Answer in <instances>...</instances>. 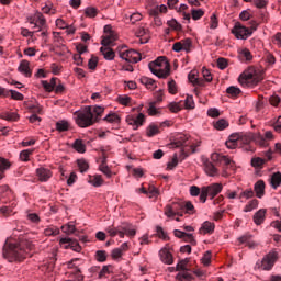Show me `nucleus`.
I'll return each mask as SVG.
<instances>
[{"label": "nucleus", "instance_id": "nucleus-1", "mask_svg": "<svg viewBox=\"0 0 281 281\" xmlns=\"http://www.w3.org/2000/svg\"><path fill=\"white\" fill-rule=\"evenodd\" d=\"M34 246L32 244H26V248L23 244H16L12 239H7L3 248L2 256L8 262H22L27 256Z\"/></svg>", "mask_w": 281, "mask_h": 281}, {"label": "nucleus", "instance_id": "nucleus-2", "mask_svg": "<svg viewBox=\"0 0 281 281\" xmlns=\"http://www.w3.org/2000/svg\"><path fill=\"white\" fill-rule=\"evenodd\" d=\"M95 113L97 117L93 115ZM104 113V108L100 105H95L92 110L91 105L86 106L80 112H75L76 124L80 126V128H89V126H93L98 117H102Z\"/></svg>", "mask_w": 281, "mask_h": 281}, {"label": "nucleus", "instance_id": "nucleus-3", "mask_svg": "<svg viewBox=\"0 0 281 281\" xmlns=\"http://www.w3.org/2000/svg\"><path fill=\"white\" fill-rule=\"evenodd\" d=\"M149 70L158 78H168L170 76V64L165 57H158L155 61L148 64Z\"/></svg>", "mask_w": 281, "mask_h": 281}, {"label": "nucleus", "instance_id": "nucleus-4", "mask_svg": "<svg viewBox=\"0 0 281 281\" xmlns=\"http://www.w3.org/2000/svg\"><path fill=\"white\" fill-rule=\"evenodd\" d=\"M172 144L176 148H181V146H183L179 157L180 161H183V159L189 157L190 154L196 153V147H194V145H190L188 135L186 134L179 135Z\"/></svg>", "mask_w": 281, "mask_h": 281}, {"label": "nucleus", "instance_id": "nucleus-5", "mask_svg": "<svg viewBox=\"0 0 281 281\" xmlns=\"http://www.w3.org/2000/svg\"><path fill=\"white\" fill-rule=\"evenodd\" d=\"M258 30V23L255 21L251 22V27L240 24V22H236L235 26L232 29V34L236 36V38H241L243 41L249 38Z\"/></svg>", "mask_w": 281, "mask_h": 281}, {"label": "nucleus", "instance_id": "nucleus-6", "mask_svg": "<svg viewBox=\"0 0 281 281\" xmlns=\"http://www.w3.org/2000/svg\"><path fill=\"white\" fill-rule=\"evenodd\" d=\"M221 192H223V184L221 183H212L207 187H202L200 201H202V203H205V201H207V196L214 199V196L221 194Z\"/></svg>", "mask_w": 281, "mask_h": 281}, {"label": "nucleus", "instance_id": "nucleus-7", "mask_svg": "<svg viewBox=\"0 0 281 281\" xmlns=\"http://www.w3.org/2000/svg\"><path fill=\"white\" fill-rule=\"evenodd\" d=\"M183 212H186V202H172L165 207V214L168 218L183 216Z\"/></svg>", "mask_w": 281, "mask_h": 281}, {"label": "nucleus", "instance_id": "nucleus-8", "mask_svg": "<svg viewBox=\"0 0 281 281\" xmlns=\"http://www.w3.org/2000/svg\"><path fill=\"white\" fill-rule=\"evenodd\" d=\"M176 271H180L176 278L179 281H192V273L188 270V259L180 260L176 267Z\"/></svg>", "mask_w": 281, "mask_h": 281}, {"label": "nucleus", "instance_id": "nucleus-9", "mask_svg": "<svg viewBox=\"0 0 281 281\" xmlns=\"http://www.w3.org/2000/svg\"><path fill=\"white\" fill-rule=\"evenodd\" d=\"M125 46L119 48V56L126 63H139L142 60V54L135 49L123 50Z\"/></svg>", "mask_w": 281, "mask_h": 281}, {"label": "nucleus", "instance_id": "nucleus-10", "mask_svg": "<svg viewBox=\"0 0 281 281\" xmlns=\"http://www.w3.org/2000/svg\"><path fill=\"white\" fill-rule=\"evenodd\" d=\"M144 122H146V115L144 113L130 114L126 116V123L130 124V126H133L134 131H137L139 126H144Z\"/></svg>", "mask_w": 281, "mask_h": 281}, {"label": "nucleus", "instance_id": "nucleus-11", "mask_svg": "<svg viewBox=\"0 0 281 281\" xmlns=\"http://www.w3.org/2000/svg\"><path fill=\"white\" fill-rule=\"evenodd\" d=\"M278 261V252L271 251L266 255L261 261V268L263 271H271L273 269V265Z\"/></svg>", "mask_w": 281, "mask_h": 281}, {"label": "nucleus", "instance_id": "nucleus-12", "mask_svg": "<svg viewBox=\"0 0 281 281\" xmlns=\"http://www.w3.org/2000/svg\"><path fill=\"white\" fill-rule=\"evenodd\" d=\"M60 245H66L65 249H72V251H77V254H80L82 251V247L78 243V240L65 237L59 240Z\"/></svg>", "mask_w": 281, "mask_h": 281}, {"label": "nucleus", "instance_id": "nucleus-13", "mask_svg": "<svg viewBox=\"0 0 281 281\" xmlns=\"http://www.w3.org/2000/svg\"><path fill=\"white\" fill-rule=\"evenodd\" d=\"M256 74V69L248 68L245 70L238 78L241 85H249V82H254V76Z\"/></svg>", "mask_w": 281, "mask_h": 281}, {"label": "nucleus", "instance_id": "nucleus-14", "mask_svg": "<svg viewBox=\"0 0 281 281\" xmlns=\"http://www.w3.org/2000/svg\"><path fill=\"white\" fill-rule=\"evenodd\" d=\"M36 176L38 178V181H49V179H52V170L44 167H40L36 169Z\"/></svg>", "mask_w": 281, "mask_h": 281}, {"label": "nucleus", "instance_id": "nucleus-15", "mask_svg": "<svg viewBox=\"0 0 281 281\" xmlns=\"http://www.w3.org/2000/svg\"><path fill=\"white\" fill-rule=\"evenodd\" d=\"M213 160L220 161L225 168H234V160L229 159L227 156H222L218 154H213L212 155Z\"/></svg>", "mask_w": 281, "mask_h": 281}, {"label": "nucleus", "instance_id": "nucleus-16", "mask_svg": "<svg viewBox=\"0 0 281 281\" xmlns=\"http://www.w3.org/2000/svg\"><path fill=\"white\" fill-rule=\"evenodd\" d=\"M115 41H117V33H108L103 36L101 45H103V47H109V45H115Z\"/></svg>", "mask_w": 281, "mask_h": 281}, {"label": "nucleus", "instance_id": "nucleus-17", "mask_svg": "<svg viewBox=\"0 0 281 281\" xmlns=\"http://www.w3.org/2000/svg\"><path fill=\"white\" fill-rule=\"evenodd\" d=\"M267 218V209H260L254 214L252 221L257 225H262Z\"/></svg>", "mask_w": 281, "mask_h": 281}, {"label": "nucleus", "instance_id": "nucleus-18", "mask_svg": "<svg viewBox=\"0 0 281 281\" xmlns=\"http://www.w3.org/2000/svg\"><path fill=\"white\" fill-rule=\"evenodd\" d=\"M204 172L209 177H216V175H218V169H216V166H214L210 160H206L204 162Z\"/></svg>", "mask_w": 281, "mask_h": 281}, {"label": "nucleus", "instance_id": "nucleus-19", "mask_svg": "<svg viewBox=\"0 0 281 281\" xmlns=\"http://www.w3.org/2000/svg\"><path fill=\"white\" fill-rule=\"evenodd\" d=\"M57 82H58V78L53 77L50 79V82H48L47 80H42V87L45 89V91H47L48 93H52V91L56 89Z\"/></svg>", "mask_w": 281, "mask_h": 281}, {"label": "nucleus", "instance_id": "nucleus-20", "mask_svg": "<svg viewBox=\"0 0 281 281\" xmlns=\"http://www.w3.org/2000/svg\"><path fill=\"white\" fill-rule=\"evenodd\" d=\"M18 71H20V74H23L26 78H30L32 76V70L30 69V61L22 60L20 63Z\"/></svg>", "mask_w": 281, "mask_h": 281}, {"label": "nucleus", "instance_id": "nucleus-21", "mask_svg": "<svg viewBox=\"0 0 281 281\" xmlns=\"http://www.w3.org/2000/svg\"><path fill=\"white\" fill-rule=\"evenodd\" d=\"M159 256H160L161 262H164L165 265H172L173 262L172 254H170L168 249H161L159 251Z\"/></svg>", "mask_w": 281, "mask_h": 281}, {"label": "nucleus", "instance_id": "nucleus-22", "mask_svg": "<svg viewBox=\"0 0 281 281\" xmlns=\"http://www.w3.org/2000/svg\"><path fill=\"white\" fill-rule=\"evenodd\" d=\"M238 58L241 63H249V60H252L254 56L248 48H244L238 52Z\"/></svg>", "mask_w": 281, "mask_h": 281}, {"label": "nucleus", "instance_id": "nucleus-23", "mask_svg": "<svg viewBox=\"0 0 281 281\" xmlns=\"http://www.w3.org/2000/svg\"><path fill=\"white\" fill-rule=\"evenodd\" d=\"M254 190L256 192L257 199H262L265 196V181L259 180L255 183Z\"/></svg>", "mask_w": 281, "mask_h": 281}, {"label": "nucleus", "instance_id": "nucleus-24", "mask_svg": "<svg viewBox=\"0 0 281 281\" xmlns=\"http://www.w3.org/2000/svg\"><path fill=\"white\" fill-rule=\"evenodd\" d=\"M36 22L34 27H40V30H47V20H45V16L43 13H37L35 15Z\"/></svg>", "mask_w": 281, "mask_h": 281}, {"label": "nucleus", "instance_id": "nucleus-25", "mask_svg": "<svg viewBox=\"0 0 281 281\" xmlns=\"http://www.w3.org/2000/svg\"><path fill=\"white\" fill-rule=\"evenodd\" d=\"M100 52L105 60H113L115 58V52L111 47L102 46Z\"/></svg>", "mask_w": 281, "mask_h": 281}, {"label": "nucleus", "instance_id": "nucleus-26", "mask_svg": "<svg viewBox=\"0 0 281 281\" xmlns=\"http://www.w3.org/2000/svg\"><path fill=\"white\" fill-rule=\"evenodd\" d=\"M238 243L239 245H247V247H249V249H254V247H256V243L251 241V235L246 234L241 237L238 238Z\"/></svg>", "mask_w": 281, "mask_h": 281}, {"label": "nucleus", "instance_id": "nucleus-27", "mask_svg": "<svg viewBox=\"0 0 281 281\" xmlns=\"http://www.w3.org/2000/svg\"><path fill=\"white\" fill-rule=\"evenodd\" d=\"M270 186L273 188V190H278L281 186V173L280 171L273 173L270 179Z\"/></svg>", "mask_w": 281, "mask_h": 281}, {"label": "nucleus", "instance_id": "nucleus-28", "mask_svg": "<svg viewBox=\"0 0 281 281\" xmlns=\"http://www.w3.org/2000/svg\"><path fill=\"white\" fill-rule=\"evenodd\" d=\"M214 223L212 222H204L200 228V234H213L214 233Z\"/></svg>", "mask_w": 281, "mask_h": 281}, {"label": "nucleus", "instance_id": "nucleus-29", "mask_svg": "<svg viewBox=\"0 0 281 281\" xmlns=\"http://www.w3.org/2000/svg\"><path fill=\"white\" fill-rule=\"evenodd\" d=\"M10 166V161H8V159L0 157V181L5 177L4 172L5 170H9Z\"/></svg>", "mask_w": 281, "mask_h": 281}, {"label": "nucleus", "instance_id": "nucleus-30", "mask_svg": "<svg viewBox=\"0 0 281 281\" xmlns=\"http://www.w3.org/2000/svg\"><path fill=\"white\" fill-rule=\"evenodd\" d=\"M72 148H75L77 153H87V146L82 139H76L72 144Z\"/></svg>", "mask_w": 281, "mask_h": 281}, {"label": "nucleus", "instance_id": "nucleus-31", "mask_svg": "<svg viewBox=\"0 0 281 281\" xmlns=\"http://www.w3.org/2000/svg\"><path fill=\"white\" fill-rule=\"evenodd\" d=\"M99 170L103 172V175H105L108 179H111V177H113V172L111 171L109 166H106V160L101 161V165L99 166Z\"/></svg>", "mask_w": 281, "mask_h": 281}, {"label": "nucleus", "instance_id": "nucleus-32", "mask_svg": "<svg viewBox=\"0 0 281 281\" xmlns=\"http://www.w3.org/2000/svg\"><path fill=\"white\" fill-rule=\"evenodd\" d=\"M226 93H227L228 98H238V95H240L241 91H240V88L231 86L226 89Z\"/></svg>", "mask_w": 281, "mask_h": 281}, {"label": "nucleus", "instance_id": "nucleus-33", "mask_svg": "<svg viewBox=\"0 0 281 281\" xmlns=\"http://www.w3.org/2000/svg\"><path fill=\"white\" fill-rule=\"evenodd\" d=\"M139 82L142 85H144V87H146V89H155V80H153L151 78H148V77H142L139 79Z\"/></svg>", "mask_w": 281, "mask_h": 281}, {"label": "nucleus", "instance_id": "nucleus-34", "mask_svg": "<svg viewBox=\"0 0 281 281\" xmlns=\"http://www.w3.org/2000/svg\"><path fill=\"white\" fill-rule=\"evenodd\" d=\"M147 137H155V135H159L160 131H159V126L155 125L154 123H151L148 127H147Z\"/></svg>", "mask_w": 281, "mask_h": 281}, {"label": "nucleus", "instance_id": "nucleus-35", "mask_svg": "<svg viewBox=\"0 0 281 281\" xmlns=\"http://www.w3.org/2000/svg\"><path fill=\"white\" fill-rule=\"evenodd\" d=\"M2 120H7V122H18L19 114L15 112H7L1 115Z\"/></svg>", "mask_w": 281, "mask_h": 281}, {"label": "nucleus", "instance_id": "nucleus-36", "mask_svg": "<svg viewBox=\"0 0 281 281\" xmlns=\"http://www.w3.org/2000/svg\"><path fill=\"white\" fill-rule=\"evenodd\" d=\"M182 45V50L187 52V54H190L192 52V40L191 38H184L180 41Z\"/></svg>", "mask_w": 281, "mask_h": 281}, {"label": "nucleus", "instance_id": "nucleus-37", "mask_svg": "<svg viewBox=\"0 0 281 281\" xmlns=\"http://www.w3.org/2000/svg\"><path fill=\"white\" fill-rule=\"evenodd\" d=\"M105 122H109L110 124H120V115L115 113L108 114L104 119Z\"/></svg>", "mask_w": 281, "mask_h": 281}, {"label": "nucleus", "instance_id": "nucleus-38", "mask_svg": "<svg viewBox=\"0 0 281 281\" xmlns=\"http://www.w3.org/2000/svg\"><path fill=\"white\" fill-rule=\"evenodd\" d=\"M106 232L112 237L117 236V234H119L120 238H124V231H122V227L121 228H113V227L109 226Z\"/></svg>", "mask_w": 281, "mask_h": 281}, {"label": "nucleus", "instance_id": "nucleus-39", "mask_svg": "<svg viewBox=\"0 0 281 281\" xmlns=\"http://www.w3.org/2000/svg\"><path fill=\"white\" fill-rule=\"evenodd\" d=\"M258 200L254 199L249 201L244 207V212H254V210L258 209Z\"/></svg>", "mask_w": 281, "mask_h": 281}, {"label": "nucleus", "instance_id": "nucleus-40", "mask_svg": "<svg viewBox=\"0 0 281 281\" xmlns=\"http://www.w3.org/2000/svg\"><path fill=\"white\" fill-rule=\"evenodd\" d=\"M34 155V149H24L20 153L21 161H30V156Z\"/></svg>", "mask_w": 281, "mask_h": 281}, {"label": "nucleus", "instance_id": "nucleus-41", "mask_svg": "<svg viewBox=\"0 0 281 281\" xmlns=\"http://www.w3.org/2000/svg\"><path fill=\"white\" fill-rule=\"evenodd\" d=\"M214 126L217 131H225V128L229 126V123L225 119H221L217 122H215Z\"/></svg>", "mask_w": 281, "mask_h": 281}, {"label": "nucleus", "instance_id": "nucleus-42", "mask_svg": "<svg viewBox=\"0 0 281 281\" xmlns=\"http://www.w3.org/2000/svg\"><path fill=\"white\" fill-rule=\"evenodd\" d=\"M56 128L59 131V133H65V131H69V122L59 121L56 123Z\"/></svg>", "mask_w": 281, "mask_h": 281}, {"label": "nucleus", "instance_id": "nucleus-43", "mask_svg": "<svg viewBox=\"0 0 281 281\" xmlns=\"http://www.w3.org/2000/svg\"><path fill=\"white\" fill-rule=\"evenodd\" d=\"M266 160L260 158V157H256L251 159V167L252 168H262V166H265Z\"/></svg>", "mask_w": 281, "mask_h": 281}, {"label": "nucleus", "instance_id": "nucleus-44", "mask_svg": "<svg viewBox=\"0 0 281 281\" xmlns=\"http://www.w3.org/2000/svg\"><path fill=\"white\" fill-rule=\"evenodd\" d=\"M89 183L94 186V188H100V186H102L103 183L102 177L101 176L91 177L89 180Z\"/></svg>", "mask_w": 281, "mask_h": 281}, {"label": "nucleus", "instance_id": "nucleus-45", "mask_svg": "<svg viewBox=\"0 0 281 281\" xmlns=\"http://www.w3.org/2000/svg\"><path fill=\"white\" fill-rule=\"evenodd\" d=\"M86 16H89V19H95L98 16V10L93 7H88L85 10Z\"/></svg>", "mask_w": 281, "mask_h": 281}, {"label": "nucleus", "instance_id": "nucleus-46", "mask_svg": "<svg viewBox=\"0 0 281 281\" xmlns=\"http://www.w3.org/2000/svg\"><path fill=\"white\" fill-rule=\"evenodd\" d=\"M94 258L98 260V262H106V251L98 250L94 255Z\"/></svg>", "mask_w": 281, "mask_h": 281}, {"label": "nucleus", "instance_id": "nucleus-47", "mask_svg": "<svg viewBox=\"0 0 281 281\" xmlns=\"http://www.w3.org/2000/svg\"><path fill=\"white\" fill-rule=\"evenodd\" d=\"M45 236H58L60 229L56 227H49L44 231Z\"/></svg>", "mask_w": 281, "mask_h": 281}, {"label": "nucleus", "instance_id": "nucleus-48", "mask_svg": "<svg viewBox=\"0 0 281 281\" xmlns=\"http://www.w3.org/2000/svg\"><path fill=\"white\" fill-rule=\"evenodd\" d=\"M111 274V266H103V268L99 272V279L106 278V276Z\"/></svg>", "mask_w": 281, "mask_h": 281}, {"label": "nucleus", "instance_id": "nucleus-49", "mask_svg": "<svg viewBox=\"0 0 281 281\" xmlns=\"http://www.w3.org/2000/svg\"><path fill=\"white\" fill-rule=\"evenodd\" d=\"M102 160L109 159V153H111V146L100 147Z\"/></svg>", "mask_w": 281, "mask_h": 281}, {"label": "nucleus", "instance_id": "nucleus-50", "mask_svg": "<svg viewBox=\"0 0 281 281\" xmlns=\"http://www.w3.org/2000/svg\"><path fill=\"white\" fill-rule=\"evenodd\" d=\"M191 14H192L193 21H199V19H201L203 14H205V12L202 9H199V10L193 9L191 11Z\"/></svg>", "mask_w": 281, "mask_h": 281}, {"label": "nucleus", "instance_id": "nucleus-51", "mask_svg": "<svg viewBox=\"0 0 281 281\" xmlns=\"http://www.w3.org/2000/svg\"><path fill=\"white\" fill-rule=\"evenodd\" d=\"M78 167L80 172H87L89 170V162L85 159L78 160Z\"/></svg>", "mask_w": 281, "mask_h": 281}, {"label": "nucleus", "instance_id": "nucleus-52", "mask_svg": "<svg viewBox=\"0 0 281 281\" xmlns=\"http://www.w3.org/2000/svg\"><path fill=\"white\" fill-rule=\"evenodd\" d=\"M155 104H157V102L149 103V108L147 110L148 115H159V110L156 109Z\"/></svg>", "mask_w": 281, "mask_h": 281}, {"label": "nucleus", "instance_id": "nucleus-53", "mask_svg": "<svg viewBox=\"0 0 281 281\" xmlns=\"http://www.w3.org/2000/svg\"><path fill=\"white\" fill-rule=\"evenodd\" d=\"M182 239L184 243H190V245H193V247L196 245V239H194V236H192L190 233H184V237Z\"/></svg>", "mask_w": 281, "mask_h": 281}, {"label": "nucleus", "instance_id": "nucleus-54", "mask_svg": "<svg viewBox=\"0 0 281 281\" xmlns=\"http://www.w3.org/2000/svg\"><path fill=\"white\" fill-rule=\"evenodd\" d=\"M167 24L172 30H176V32H181V24L177 22V20H170L167 22Z\"/></svg>", "mask_w": 281, "mask_h": 281}, {"label": "nucleus", "instance_id": "nucleus-55", "mask_svg": "<svg viewBox=\"0 0 281 281\" xmlns=\"http://www.w3.org/2000/svg\"><path fill=\"white\" fill-rule=\"evenodd\" d=\"M254 194L251 189H246L239 194V199H254Z\"/></svg>", "mask_w": 281, "mask_h": 281}, {"label": "nucleus", "instance_id": "nucleus-56", "mask_svg": "<svg viewBox=\"0 0 281 281\" xmlns=\"http://www.w3.org/2000/svg\"><path fill=\"white\" fill-rule=\"evenodd\" d=\"M186 109H194V98L192 95H187L184 100Z\"/></svg>", "mask_w": 281, "mask_h": 281}, {"label": "nucleus", "instance_id": "nucleus-57", "mask_svg": "<svg viewBox=\"0 0 281 281\" xmlns=\"http://www.w3.org/2000/svg\"><path fill=\"white\" fill-rule=\"evenodd\" d=\"M42 12L44 14H56V9H54V4L48 3L42 9Z\"/></svg>", "mask_w": 281, "mask_h": 281}, {"label": "nucleus", "instance_id": "nucleus-58", "mask_svg": "<svg viewBox=\"0 0 281 281\" xmlns=\"http://www.w3.org/2000/svg\"><path fill=\"white\" fill-rule=\"evenodd\" d=\"M9 95L12 98V100H23V94L18 92L16 90H8Z\"/></svg>", "mask_w": 281, "mask_h": 281}, {"label": "nucleus", "instance_id": "nucleus-59", "mask_svg": "<svg viewBox=\"0 0 281 281\" xmlns=\"http://www.w3.org/2000/svg\"><path fill=\"white\" fill-rule=\"evenodd\" d=\"M168 91L169 93H171V95H175L177 93V82H175L173 79L168 82Z\"/></svg>", "mask_w": 281, "mask_h": 281}, {"label": "nucleus", "instance_id": "nucleus-60", "mask_svg": "<svg viewBox=\"0 0 281 281\" xmlns=\"http://www.w3.org/2000/svg\"><path fill=\"white\" fill-rule=\"evenodd\" d=\"M88 67L89 69H91L92 71H95L97 67H98V57H91L88 61Z\"/></svg>", "mask_w": 281, "mask_h": 281}, {"label": "nucleus", "instance_id": "nucleus-61", "mask_svg": "<svg viewBox=\"0 0 281 281\" xmlns=\"http://www.w3.org/2000/svg\"><path fill=\"white\" fill-rule=\"evenodd\" d=\"M156 234L162 240H168V235L166 234V232H164V228L161 226H157L156 227Z\"/></svg>", "mask_w": 281, "mask_h": 281}, {"label": "nucleus", "instance_id": "nucleus-62", "mask_svg": "<svg viewBox=\"0 0 281 281\" xmlns=\"http://www.w3.org/2000/svg\"><path fill=\"white\" fill-rule=\"evenodd\" d=\"M199 71L196 70H191L188 75V78H189V82H192L193 85L196 82V80L199 79Z\"/></svg>", "mask_w": 281, "mask_h": 281}, {"label": "nucleus", "instance_id": "nucleus-63", "mask_svg": "<svg viewBox=\"0 0 281 281\" xmlns=\"http://www.w3.org/2000/svg\"><path fill=\"white\" fill-rule=\"evenodd\" d=\"M227 65H228V63H227V59L226 58H223V57H220L218 59H217V67H218V69H227Z\"/></svg>", "mask_w": 281, "mask_h": 281}, {"label": "nucleus", "instance_id": "nucleus-64", "mask_svg": "<svg viewBox=\"0 0 281 281\" xmlns=\"http://www.w3.org/2000/svg\"><path fill=\"white\" fill-rule=\"evenodd\" d=\"M63 229L66 234H75L76 233V226L74 224H67L63 226Z\"/></svg>", "mask_w": 281, "mask_h": 281}]
</instances>
